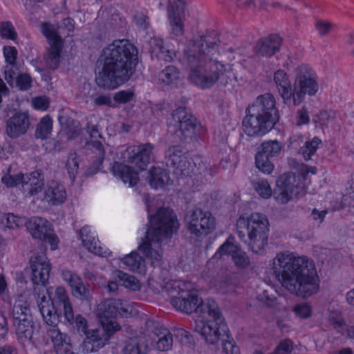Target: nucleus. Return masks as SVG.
Instances as JSON below:
<instances>
[{
    "instance_id": "obj_62",
    "label": "nucleus",
    "mask_w": 354,
    "mask_h": 354,
    "mask_svg": "<svg viewBox=\"0 0 354 354\" xmlns=\"http://www.w3.org/2000/svg\"><path fill=\"white\" fill-rule=\"evenodd\" d=\"M74 323H75L79 333L85 335L89 330L87 320L81 315H77L75 317H74V322L71 325Z\"/></svg>"
},
{
    "instance_id": "obj_44",
    "label": "nucleus",
    "mask_w": 354,
    "mask_h": 354,
    "mask_svg": "<svg viewBox=\"0 0 354 354\" xmlns=\"http://www.w3.org/2000/svg\"><path fill=\"white\" fill-rule=\"evenodd\" d=\"M53 120L49 115L44 116L37 124L35 135L37 138L46 139L51 133Z\"/></svg>"
},
{
    "instance_id": "obj_58",
    "label": "nucleus",
    "mask_w": 354,
    "mask_h": 354,
    "mask_svg": "<svg viewBox=\"0 0 354 354\" xmlns=\"http://www.w3.org/2000/svg\"><path fill=\"white\" fill-rule=\"evenodd\" d=\"M3 53L6 64H15L17 62L18 52L15 47L6 46L3 48Z\"/></svg>"
},
{
    "instance_id": "obj_45",
    "label": "nucleus",
    "mask_w": 354,
    "mask_h": 354,
    "mask_svg": "<svg viewBox=\"0 0 354 354\" xmlns=\"http://www.w3.org/2000/svg\"><path fill=\"white\" fill-rule=\"evenodd\" d=\"M252 187L259 196L268 199L272 194L270 185L267 180L261 178L252 182Z\"/></svg>"
},
{
    "instance_id": "obj_15",
    "label": "nucleus",
    "mask_w": 354,
    "mask_h": 354,
    "mask_svg": "<svg viewBox=\"0 0 354 354\" xmlns=\"http://www.w3.org/2000/svg\"><path fill=\"white\" fill-rule=\"evenodd\" d=\"M282 146L277 140H268L261 143L255 155V165L261 172L271 174L274 168L270 159L279 156Z\"/></svg>"
},
{
    "instance_id": "obj_57",
    "label": "nucleus",
    "mask_w": 354,
    "mask_h": 354,
    "mask_svg": "<svg viewBox=\"0 0 354 354\" xmlns=\"http://www.w3.org/2000/svg\"><path fill=\"white\" fill-rule=\"evenodd\" d=\"M62 276L63 280L68 284L71 288L75 285H78V283L80 284V281L82 280L78 274L69 270H63Z\"/></svg>"
},
{
    "instance_id": "obj_47",
    "label": "nucleus",
    "mask_w": 354,
    "mask_h": 354,
    "mask_svg": "<svg viewBox=\"0 0 354 354\" xmlns=\"http://www.w3.org/2000/svg\"><path fill=\"white\" fill-rule=\"evenodd\" d=\"M292 311L297 317L305 319L311 317L313 308L308 302L301 301L294 306Z\"/></svg>"
},
{
    "instance_id": "obj_11",
    "label": "nucleus",
    "mask_w": 354,
    "mask_h": 354,
    "mask_svg": "<svg viewBox=\"0 0 354 354\" xmlns=\"http://www.w3.org/2000/svg\"><path fill=\"white\" fill-rule=\"evenodd\" d=\"M318 90V76L315 71L306 64L297 66L295 69L293 104H300L306 95L314 96Z\"/></svg>"
},
{
    "instance_id": "obj_61",
    "label": "nucleus",
    "mask_w": 354,
    "mask_h": 354,
    "mask_svg": "<svg viewBox=\"0 0 354 354\" xmlns=\"http://www.w3.org/2000/svg\"><path fill=\"white\" fill-rule=\"evenodd\" d=\"M93 103L95 106H115V105L112 102L111 97L108 94H99L93 96Z\"/></svg>"
},
{
    "instance_id": "obj_40",
    "label": "nucleus",
    "mask_w": 354,
    "mask_h": 354,
    "mask_svg": "<svg viewBox=\"0 0 354 354\" xmlns=\"http://www.w3.org/2000/svg\"><path fill=\"white\" fill-rule=\"evenodd\" d=\"M122 261L130 270L141 274L145 272V261L136 251L124 256Z\"/></svg>"
},
{
    "instance_id": "obj_16",
    "label": "nucleus",
    "mask_w": 354,
    "mask_h": 354,
    "mask_svg": "<svg viewBox=\"0 0 354 354\" xmlns=\"http://www.w3.org/2000/svg\"><path fill=\"white\" fill-rule=\"evenodd\" d=\"M225 256H231L235 266L238 268H245L250 265V261L246 252L241 250L235 243L234 238L230 236L216 250L209 261L221 259Z\"/></svg>"
},
{
    "instance_id": "obj_32",
    "label": "nucleus",
    "mask_w": 354,
    "mask_h": 354,
    "mask_svg": "<svg viewBox=\"0 0 354 354\" xmlns=\"http://www.w3.org/2000/svg\"><path fill=\"white\" fill-rule=\"evenodd\" d=\"M281 39L277 35H271L260 39L256 45L255 50L262 56L270 57L279 50Z\"/></svg>"
},
{
    "instance_id": "obj_21",
    "label": "nucleus",
    "mask_w": 354,
    "mask_h": 354,
    "mask_svg": "<svg viewBox=\"0 0 354 354\" xmlns=\"http://www.w3.org/2000/svg\"><path fill=\"white\" fill-rule=\"evenodd\" d=\"M248 112L260 114L267 120H272V123L274 124L279 118L275 108V99L270 93L259 96L255 102L248 109Z\"/></svg>"
},
{
    "instance_id": "obj_9",
    "label": "nucleus",
    "mask_w": 354,
    "mask_h": 354,
    "mask_svg": "<svg viewBox=\"0 0 354 354\" xmlns=\"http://www.w3.org/2000/svg\"><path fill=\"white\" fill-rule=\"evenodd\" d=\"M136 313V310L130 302L119 299H106L99 304L97 308L101 324L108 332H115L120 329L115 321L118 315L127 317Z\"/></svg>"
},
{
    "instance_id": "obj_8",
    "label": "nucleus",
    "mask_w": 354,
    "mask_h": 354,
    "mask_svg": "<svg viewBox=\"0 0 354 354\" xmlns=\"http://www.w3.org/2000/svg\"><path fill=\"white\" fill-rule=\"evenodd\" d=\"M316 173V167L303 165L298 176L292 173L281 175L277 180L278 190L274 194L276 201L280 204H286L292 196L302 194L306 189V185L303 180L306 179L308 174H315Z\"/></svg>"
},
{
    "instance_id": "obj_7",
    "label": "nucleus",
    "mask_w": 354,
    "mask_h": 354,
    "mask_svg": "<svg viewBox=\"0 0 354 354\" xmlns=\"http://www.w3.org/2000/svg\"><path fill=\"white\" fill-rule=\"evenodd\" d=\"M172 295L171 304L181 312L190 314L196 312L198 315L200 307L205 301L198 297L194 283L185 281H173L167 283Z\"/></svg>"
},
{
    "instance_id": "obj_37",
    "label": "nucleus",
    "mask_w": 354,
    "mask_h": 354,
    "mask_svg": "<svg viewBox=\"0 0 354 354\" xmlns=\"http://www.w3.org/2000/svg\"><path fill=\"white\" fill-rule=\"evenodd\" d=\"M149 183L154 189L163 188L170 183V178L165 169L153 167L149 171Z\"/></svg>"
},
{
    "instance_id": "obj_18",
    "label": "nucleus",
    "mask_w": 354,
    "mask_h": 354,
    "mask_svg": "<svg viewBox=\"0 0 354 354\" xmlns=\"http://www.w3.org/2000/svg\"><path fill=\"white\" fill-rule=\"evenodd\" d=\"M167 165L178 177L189 175L194 169L180 146L169 147L166 153Z\"/></svg>"
},
{
    "instance_id": "obj_35",
    "label": "nucleus",
    "mask_w": 354,
    "mask_h": 354,
    "mask_svg": "<svg viewBox=\"0 0 354 354\" xmlns=\"http://www.w3.org/2000/svg\"><path fill=\"white\" fill-rule=\"evenodd\" d=\"M156 348L159 351H168L173 346V335L167 328L160 326L156 327L153 331Z\"/></svg>"
},
{
    "instance_id": "obj_22",
    "label": "nucleus",
    "mask_w": 354,
    "mask_h": 354,
    "mask_svg": "<svg viewBox=\"0 0 354 354\" xmlns=\"http://www.w3.org/2000/svg\"><path fill=\"white\" fill-rule=\"evenodd\" d=\"M274 124L272 120H266L261 115L249 113L243 120V129L249 136H257L266 134L270 131Z\"/></svg>"
},
{
    "instance_id": "obj_59",
    "label": "nucleus",
    "mask_w": 354,
    "mask_h": 354,
    "mask_svg": "<svg viewBox=\"0 0 354 354\" xmlns=\"http://www.w3.org/2000/svg\"><path fill=\"white\" fill-rule=\"evenodd\" d=\"M329 322L338 332L344 335L345 323L341 315L337 313H331L329 315Z\"/></svg>"
},
{
    "instance_id": "obj_49",
    "label": "nucleus",
    "mask_w": 354,
    "mask_h": 354,
    "mask_svg": "<svg viewBox=\"0 0 354 354\" xmlns=\"http://www.w3.org/2000/svg\"><path fill=\"white\" fill-rule=\"evenodd\" d=\"M122 354H142L139 339L131 338L127 340L122 350Z\"/></svg>"
},
{
    "instance_id": "obj_36",
    "label": "nucleus",
    "mask_w": 354,
    "mask_h": 354,
    "mask_svg": "<svg viewBox=\"0 0 354 354\" xmlns=\"http://www.w3.org/2000/svg\"><path fill=\"white\" fill-rule=\"evenodd\" d=\"M151 55L158 59L165 62H171L176 56V52L168 49L164 44V41L160 38L153 37L150 41Z\"/></svg>"
},
{
    "instance_id": "obj_20",
    "label": "nucleus",
    "mask_w": 354,
    "mask_h": 354,
    "mask_svg": "<svg viewBox=\"0 0 354 354\" xmlns=\"http://www.w3.org/2000/svg\"><path fill=\"white\" fill-rule=\"evenodd\" d=\"M30 268L31 270V281L35 285L45 287L48 282L51 265L44 254H34L30 259Z\"/></svg>"
},
{
    "instance_id": "obj_54",
    "label": "nucleus",
    "mask_w": 354,
    "mask_h": 354,
    "mask_svg": "<svg viewBox=\"0 0 354 354\" xmlns=\"http://www.w3.org/2000/svg\"><path fill=\"white\" fill-rule=\"evenodd\" d=\"M32 78L26 73L20 74L17 76L15 82L21 91H27L32 86Z\"/></svg>"
},
{
    "instance_id": "obj_63",
    "label": "nucleus",
    "mask_w": 354,
    "mask_h": 354,
    "mask_svg": "<svg viewBox=\"0 0 354 354\" xmlns=\"http://www.w3.org/2000/svg\"><path fill=\"white\" fill-rule=\"evenodd\" d=\"M223 351L225 354H241L240 348L233 339L223 343Z\"/></svg>"
},
{
    "instance_id": "obj_29",
    "label": "nucleus",
    "mask_w": 354,
    "mask_h": 354,
    "mask_svg": "<svg viewBox=\"0 0 354 354\" xmlns=\"http://www.w3.org/2000/svg\"><path fill=\"white\" fill-rule=\"evenodd\" d=\"M80 237L84 247L90 252L101 256L108 257L111 252L109 249L101 245L98 239L93 236L87 226L83 227L80 231Z\"/></svg>"
},
{
    "instance_id": "obj_10",
    "label": "nucleus",
    "mask_w": 354,
    "mask_h": 354,
    "mask_svg": "<svg viewBox=\"0 0 354 354\" xmlns=\"http://www.w3.org/2000/svg\"><path fill=\"white\" fill-rule=\"evenodd\" d=\"M46 291L43 290L39 294L37 306L44 321L48 326H52L47 333L53 344L55 351L58 348L64 347V344H70L65 333H61L57 328L59 322V315L57 313L55 307L53 306L49 297H46Z\"/></svg>"
},
{
    "instance_id": "obj_14",
    "label": "nucleus",
    "mask_w": 354,
    "mask_h": 354,
    "mask_svg": "<svg viewBox=\"0 0 354 354\" xmlns=\"http://www.w3.org/2000/svg\"><path fill=\"white\" fill-rule=\"evenodd\" d=\"M41 31L48 39L50 46L44 58L46 64L48 68L55 70L58 67L60 62L64 40L59 36L54 26L50 23H42Z\"/></svg>"
},
{
    "instance_id": "obj_25",
    "label": "nucleus",
    "mask_w": 354,
    "mask_h": 354,
    "mask_svg": "<svg viewBox=\"0 0 354 354\" xmlns=\"http://www.w3.org/2000/svg\"><path fill=\"white\" fill-rule=\"evenodd\" d=\"M174 127L179 128V132L185 138H192L196 132L198 127L196 119L191 115L187 114L183 106L176 109L172 113Z\"/></svg>"
},
{
    "instance_id": "obj_39",
    "label": "nucleus",
    "mask_w": 354,
    "mask_h": 354,
    "mask_svg": "<svg viewBox=\"0 0 354 354\" xmlns=\"http://www.w3.org/2000/svg\"><path fill=\"white\" fill-rule=\"evenodd\" d=\"M113 277L120 285L131 291H140L142 284L135 277L127 274L120 270H115L113 273Z\"/></svg>"
},
{
    "instance_id": "obj_31",
    "label": "nucleus",
    "mask_w": 354,
    "mask_h": 354,
    "mask_svg": "<svg viewBox=\"0 0 354 354\" xmlns=\"http://www.w3.org/2000/svg\"><path fill=\"white\" fill-rule=\"evenodd\" d=\"M111 172L115 177L120 179L129 187L135 186L139 180L138 172L121 162H115L111 167Z\"/></svg>"
},
{
    "instance_id": "obj_30",
    "label": "nucleus",
    "mask_w": 354,
    "mask_h": 354,
    "mask_svg": "<svg viewBox=\"0 0 354 354\" xmlns=\"http://www.w3.org/2000/svg\"><path fill=\"white\" fill-rule=\"evenodd\" d=\"M67 198L64 186L57 181L48 183L44 189V200L52 205L64 203Z\"/></svg>"
},
{
    "instance_id": "obj_41",
    "label": "nucleus",
    "mask_w": 354,
    "mask_h": 354,
    "mask_svg": "<svg viewBox=\"0 0 354 354\" xmlns=\"http://www.w3.org/2000/svg\"><path fill=\"white\" fill-rule=\"evenodd\" d=\"M314 120L322 127H334L336 124H338L339 118L335 111H322L315 118Z\"/></svg>"
},
{
    "instance_id": "obj_43",
    "label": "nucleus",
    "mask_w": 354,
    "mask_h": 354,
    "mask_svg": "<svg viewBox=\"0 0 354 354\" xmlns=\"http://www.w3.org/2000/svg\"><path fill=\"white\" fill-rule=\"evenodd\" d=\"M321 145L322 140L315 136L312 140L305 142L304 145L300 149L299 153L304 160H308L311 159Z\"/></svg>"
},
{
    "instance_id": "obj_46",
    "label": "nucleus",
    "mask_w": 354,
    "mask_h": 354,
    "mask_svg": "<svg viewBox=\"0 0 354 354\" xmlns=\"http://www.w3.org/2000/svg\"><path fill=\"white\" fill-rule=\"evenodd\" d=\"M65 168L70 178L75 180L79 169V160L76 153H71L66 160Z\"/></svg>"
},
{
    "instance_id": "obj_56",
    "label": "nucleus",
    "mask_w": 354,
    "mask_h": 354,
    "mask_svg": "<svg viewBox=\"0 0 354 354\" xmlns=\"http://www.w3.org/2000/svg\"><path fill=\"white\" fill-rule=\"evenodd\" d=\"M293 349V342L290 339L281 341L272 354H290Z\"/></svg>"
},
{
    "instance_id": "obj_55",
    "label": "nucleus",
    "mask_w": 354,
    "mask_h": 354,
    "mask_svg": "<svg viewBox=\"0 0 354 354\" xmlns=\"http://www.w3.org/2000/svg\"><path fill=\"white\" fill-rule=\"evenodd\" d=\"M134 92L131 90H122L114 94L113 100L118 103L125 104L133 100Z\"/></svg>"
},
{
    "instance_id": "obj_4",
    "label": "nucleus",
    "mask_w": 354,
    "mask_h": 354,
    "mask_svg": "<svg viewBox=\"0 0 354 354\" xmlns=\"http://www.w3.org/2000/svg\"><path fill=\"white\" fill-rule=\"evenodd\" d=\"M180 223L175 212L169 207L160 208L149 218V227L138 250L149 259L153 267L161 265L162 245L178 232Z\"/></svg>"
},
{
    "instance_id": "obj_28",
    "label": "nucleus",
    "mask_w": 354,
    "mask_h": 354,
    "mask_svg": "<svg viewBox=\"0 0 354 354\" xmlns=\"http://www.w3.org/2000/svg\"><path fill=\"white\" fill-rule=\"evenodd\" d=\"M273 80L284 103L293 102L294 86H292L288 73L282 69H279L274 72Z\"/></svg>"
},
{
    "instance_id": "obj_27",
    "label": "nucleus",
    "mask_w": 354,
    "mask_h": 354,
    "mask_svg": "<svg viewBox=\"0 0 354 354\" xmlns=\"http://www.w3.org/2000/svg\"><path fill=\"white\" fill-rule=\"evenodd\" d=\"M211 286L223 295H235L241 288L239 279L230 274L218 276L211 281Z\"/></svg>"
},
{
    "instance_id": "obj_2",
    "label": "nucleus",
    "mask_w": 354,
    "mask_h": 354,
    "mask_svg": "<svg viewBox=\"0 0 354 354\" xmlns=\"http://www.w3.org/2000/svg\"><path fill=\"white\" fill-rule=\"evenodd\" d=\"M271 268L282 286L292 294L304 298L318 292L319 277L313 261L306 256L281 252L272 259Z\"/></svg>"
},
{
    "instance_id": "obj_33",
    "label": "nucleus",
    "mask_w": 354,
    "mask_h": 354,
    "mask_svg": "<svg viewBox=\"0 0 354 354\" xmlns=\"http://www.w3.org/2000/svg\"><path fill=\"white\" fill-rule=\"evenodd\" d=\"M26 227L35 239H43L52 231L51 224L45 218L34 216L26 223Z\"/></svg>"
},
{
    "instance_id": "obj_5",
    "label": "nucleus",
    "mask_w": 354,
    "mask_h": 354,
    "mask_svg": "<svg viewBox=\"0 0 354 354\" xmlns=\"http://www.w3.org/2000/svg\"><path fill=\"white\" fill-rule=\"evenodd\" d=\"M236 231L243 241L254 253L262 254L268 243L270 223L263 214H243L236 221Z\"/></svg>"
},
{
    "instance_id": "obj_38",
    "label": "nucleus",
    "mask_w": 354,
    "mask_h": 354,
    "mask_svg": "<svg viewBox=\"0 0 354 354\" xmlns=\"http://www.w3.org/2000/svg\"><path fill=\"white\" fill-rule=\"evenodd\" d=\"M158 80L165 86L175 87L181 82L180 72L176 66H168L159 73Z\"/></svg>"
},
{
    "instance_id": "obj_19",
    "label": "nucleus",
    "mask_w": 354,
    "mask_h": 354,
    "mask_svg": "<svg viewBox=\"0 0 354 354\" xmlns=\"http://www.w3.org/2000/svg\"><path fill=\"white\" fill-rule=\"evenodd\" d=\"M44 289L46 292V297H49L50 300L54 304V302L57 304H62L64 306V316L65 320L69 324H72L74 322V313L72 304L70 301V299L67 291L63 286H57L55 288L54 296L52 298L50 294L53 289V287L46 288V287H38L34 288L35 294L36 295V301H37L39 294ZM55 306V305H53Z\"/></svg>"
},
{
    "instance_id": "obj_24",
    "label": "nucleus",
    "mask_w": 354,
    "mask_h": 354,
    "mask_svg": "<svg viewBox=\"0 0 354 354\" xmlns=\"http://www.w3.org/2000/svg\"><path fill=\"white\" fill-rule=\"evenodd\" d=\"M185 3L183 0L176 2L170 1L168 6V17L171 30V35L174 37H181L184 35V10Z\"/></svg>"
},
{
    "instance_id": "obj_53",
    "label": "nucleus",
    "mask_w": 354,
    "mask_h": 354,
    "mask_svg": "<svg viewBox=\"0 0 354 354\" xmlns=\"http://www.w3.org/2000/svg\"><path fill=\"white\" fill-rule=\"evenodd\" d=\"M31 104L35 109L45 111L49 107L50 100L45 95L37 96L32 99Z\"/></svg>"
},
{
    "instance_id": "obj_13",
    "label": "nucleus",
    "mask_w": 354,
    "mask_h": 354,
    "mask_svg": "<svg viewBox=\"0 0 354 354\" xmlns=\"http://www.w3.org/2000/svg\"><path fill=\"white\" fill-rule=\"evenodd\" d=\"M1 183L9 188L21 185L24 194L26 196H32L41 192L44 187V180L38 171H32L24 175L19 172L16 175L10 174V168L8 173L1 177Z\"/></svg>"
},
{
    "instance_id": "obj_12",
    "label": "nucleus",
    "mask_w": 354,
    "mask_h": 354,
    "mask_svg": "<svg viewBox=\"0 0 354 354\" xmlns=\"http://www.w3.org/2000/svg\"><path fill=\"white\" fill-rule=\"evenodd\" d=\"M185 223L190 236L199 241L214 232L216 227L213 214L201 208L189 210L185 216Z\"/></svg>"
},
{
    "instance_id": "obj_23",
    "label": "nucleus",
    "mask_w": 354,
    "mask_h": 354,
    "mask_svg": "<svg viewBox=\"0 0 354 354\" xmlns=\"http://www.w3.org/2000/svg\"><path fill=\"white\" fill-rule=\"evenodd\" d=\"M113 333L108 332L103 326L102 328H90L84 335L86 337L81 345L82 351L88 353L98 351L107 343Z\"/></svg>"
},
{
    "instance_id": "obj_50",
    "label": "nucleus",
    "mask_w": 354,
    "mask_h": 354,
    "mask_svg": "<svg viewBox=\"0 0 354 354\" xmlns=\"http://www.w3.org/2000/svg\"><path fill=\"white\" fill-rule=\"evenodd\" d=\"M0 35L2 38L10 40H15L17 37L15 28L10 21H5L1 24Z\"/></svg>"
},
{
    "instance_id": "obj_3",
    "label": "nucleus",
    "mask_w": 354,
    "mask_h": 354,
    "mask_svg": "<svg viewBox=\"0 0 354 354\" xmlns=\"http://www.w3.org/2000/svg\"><path fill=\"white\" fill-rule=\"evenodd\" d=\"M138 59V50L129 40L113 41L100 55L103 66L96 77L97 84L108 89L123 84L133 75Z\"/></svg>"
},
{
    "instance_id": "obj_34",
    "label": "nucleus",
    "mask_w": 354,
    "mask_h": 354,
    "mask_svg": "<svg viewBox=\"0 0 354 354\" xmlns=\"http://www.w3.org/2000/svg\"><path fill=\"white\" fill-rule=\"evenodd\" d=\"M13 325L19 342L24 346L30 344L34 331L32 319L14 321Z\"/></svg>"
},
{
    "instance_id": "obj_60",
    "label": "nucleus",
    "mask_w": 354,
    "mask_h": 354,
    "mask_svg": "<svg viewBox=\"0 0 354 354\" xmlns=\"http://www.w3.org/2000/svg\"><path fill=\"white\" fill-rule=\"evenodd\" d=\"M310 122V115L308 110L305 107L299 109L295 115V124L299 127L307 124Z\"/></svg>"
},
{
    "instance_id": "obj_52",
    "label": "nucleus",
    "mask_w": 354,
    "mask_h": 354,
    "mask_svg": "<svg viewBox=\"0 0 354 354\" xmlns=\"http://www.w3.org/2000/svg\"><path fill=\"white\" fill-rule=\"evenodd\" d=\"M19 73V68L15 64H6L4 68V76L7 82L10 85H12L15 83Z\"/></svg>"
},
{
    "instance_id": "obj_6",
    "label": "nucleus",
    "mask_w": 354,
    "mask_h": 354,
    "mask_svg": "<svg viewBox=\"0 0 354 354\" xmlns=\"http://www.w3.org/2000/svg\"><path fill=\"white\" fill-rule=\"evenodd\" d=\"M194 322L195 331L209 344H217L227 330L225 319L213 299H207L202 304Z\"/></svg>"
},
{
    "instance_id": "obj_64",
    "label": "nucleus",
    "mask_w": 354,
    "mask_h": 354,
    "mask_svg": "<svg viewBox=\"0 0 354 354\" xmlns=\"http://www.w3.org/2000/svg\"><path fill=\"white\" fill-rule=\"evenodd\" d=\"M42 240L46 241L50 245V248L52 250H55L57 248V245L59 243L58 237L53 234V229L52 228V231L48 232L47 236L44 238Z\"/></svg>"
},
{
    "instance_id": "obj_26",
    "label": "nucleus",
    "mask_w": 354,
    "mask_h": 354,
    "mask_svg": "<svg viewBox=\"0 0 354 354\" xmlns=\"http://www.w3.org/2000/svg\"><path fill=\"white\" fill-rule=\"evenodd\" d=\"M30 124L28 114L17 112L7 120L6 132L9 138L16 139L26 133Z\"/></svg>"
},
{
    "instance_id": "obj_51",
    "label": "nucleus",
    "mask_w": 354,
    "mask_h": 354,
    "mask_svg": "<svg viewBox=\"0 0 354 354\" xmlns=\"http://www.w3.org/2000/svg\"><path fill=\"white\" fill-rule=\"evenodd\" d=\"M71 289L73 295L77 299L87 300L90 297L89 289L88 286L82 282V280L80 281V284L75 285Z\"/></svg>"
},
{
    "instance_id": "obj_48",
    "label": "nucleus",
    "mask_w": 354,
    "mask_h": 354,
    "mask_svg": "<svg viewBox=\"0 0 354 354\" xmlns=\"http://www.w3.org/2000/svg\"><path fill=\"white\" fill-rule=\"evenodd\" d=\"M0 220L5 227L12 229L23 225L24 223V218L17 216L10 213L1 215Z\"/></svg>"
},
{
    "instance_id": "obj_42",
    "label": "nucleus",
    "mask_w": 354,
    "mask_h": 354,
    "mask_svg": "<svg viewBox=\"0 0 354 354\" xmlns=\"http://www.w3.org/2000/svg\"><path fill=\"white\" fill-rule=\"evenodd\" d=\"M13 322L25 319H32L29 305L21 299L17 300L12 309Z\"/></svg>"
},
{
    "instance_id": "obj_17",
    "label": "nucleus",
    "mask_w": 354,
    "mask_h": 354,
    "mask_svg": "<svg viewBox=\"0 0 354 354\" xmlns=\"http://www.w3.org/2000/svg\"><path fill=\"white\" fill-rule=\"evenodd\" d=\"M153 149V146L150 143L129 146L124 150H120V159L135 165L140 170H145L149 163Z\"/></svg>"
},
{
    "instance_id": "obj_1",
    "label": "nucleus",
    "mask_w": 354,
    "mask_h": 354,
    "mask_svg": "<svg viewBox=\"0 0 354 354\" xmlns=\"http://www.w3.org/2000/svg\"><path fill=\"white\" fill-rule=\"evenodd\" d=\"M218 54L214 32L198 34L188 41L183 50V62L189 68V81L201 88H209L218 82L223 86L236 82L232 65L214 58Z\"/></svg>"
}]
</instances>
